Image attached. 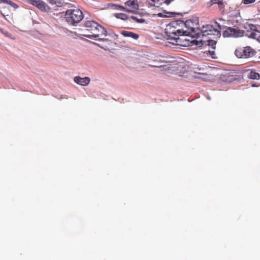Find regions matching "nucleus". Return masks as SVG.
I'll use <instances>...</instances> for the list:
<instances>
[{
	"label": "nucleus",
	"mask_w": 260,
	"mask_h": 260,
	"mask_svg": "<svg viewBox=\"0 0 260 260\" xmlns=\"http://www.w3.org/2000/svg\"><path fill=\"white\" fill-rule=\"evenodd\" d=\"M258 41L260 43V36L258 37Z\"/></svg>",
	"instance_id": "nucleus-32"
},
{
	"label": "nucleus",
	"mask_w": 260,
	"mask_h": 260,
	"mask_svg": "<svg viewBox=\"0 0 260 260\" xmlns=\"http://www.w3.org/2000/svg\"><path fill=\"white\" fill-rule=\"evenodd\" d=\"M112 7L113 9L119 10V11H126V8L117 4H113Z\"/></svg>",
	"instance_id": "nucleus-20"
},
{
	"label": "nucleus",
	"mask_w": 260,
	"mask_h": 260,
	"mask_svg": "<svg viewBox=\"0 0 260 260\" xmlns=\"http://www.w3.org/2000/svg\"><path fill=\"white\" fill-rule=\"evenodd\" d=\"M5 4H7L10 5L11 7H12L13 8H14L15 9H17L19 7L16 4L13 3V2H12L11 1H10V0H7V2H6Z\"/></svg>",
	"instance_id": "nucleus-23"
},
{
	"label": "nucleus",
	"mask_w": 260,
	"mask_h": 260,
	"mask_svg": "<svg viewBox=\"0 0 260 260\" xmlns=\"http://www.w3.org/2000/svg\"><path fill=\"white\" fill-rule=\"evenodd\" d=\"M130 18L139 23H143L145 22V20L144 19L139 18L137 16H132Z\"/></svg>",
	"instance_id": "nucleus-21"
},
{
	"label": "nucleus",
	"mask_w": 260,
	"mask_h": 260,
	"mask_svg": "<svg viewBox=\"0 0 260 260\" xmlns=\"http://www.w3.org/2000/svg\"><path fill=\"white\" fill-rule=\"evenodd\" d=\"M100 32V28H96V31H91V35H84L85 37L92 39L93 38H98L100 36L99 32Z\"/></svg>",
	"instance_id": "nucleus-14"
},
{
	"label": "nucleus",
	"mask_w": 260,
	"mask_h": 260,
	"mask_svg": "<svg viewBox=\"0 0 260 260\" xmlns=\"http://www.w3.org/2000/svg\"><path fill=\"white\" fill-rule=\"evenodd\" d=\"M94 44L95 45L98 46L99 47H101V48L102 47L101 46L100 44H97V43H94Z\"/></svg>",
	"instance_id": "nucleus-31"
},
{
	"label": "nucleus",
	"mask_w": 260,
	"mask_h": 260,
	"mask_svg": "<svg viewBox=\"0 0 260 260\" xmlns=\"http://www.w3.org/2000/svg\"><path fill=\"white\" fill-rule=\"evenodd\" d=\"M151 1L153 3L151 5L156 7H159L162 4L166 3L165 0H151Z\"/></svg>",
	"instance_id": "nucleus-17"
},
{
	"label": "nucleus",
	"mask_w": 260,
	"mask_h": 260,
	"mask_svg": "<svg viewBox=\"0 0 260 260\" xmlns=\"http://www.w3.org/2000/svg\"><path fill=\"white\" fill-rule=\"evenodd\" d=\"M3 34L5 36H7V37H10V34L8 31H3Z\"/></svg>",
	"instance_id": "nucleus-25"
},
{
	"label": "nucleus",
	"mask_w": 260,
	"mask_h": 260,
	"mask_svg": "<svg viewBox=\"0 0 260 260\" xmlns=\"http://www.w3.org/2000/svg\"><path fill=\"white\" fill-rule=\"evenodd\" d=\"M252 86H255V85H252Z\"/></svg>",
	"instance_id": "nucleus-33"
},
{
	"label": "nucleus",
	"mask_w": 260,
	"mask_h": 260,
	"mask_svg": "<svg viewBox=\"0 0 260 260\" xmlns=\"http://www.w3.org/2000/svg\"><path fill=\"white\" fill-rule=\"evenodd\" d=\"M210 3L211 6L214 4L218 5L219 8L220 9L223 7V0H211Z\"/></svg>",
	"instance_id": "nucleus-18"
},
{
	"label": "nucleus",
	"mask_w": 260,
	"mask_h": 260,
	"mask_svg": "<svg viewBox=\"0 0 260 260\" xmlns=\"http://www.w3.org/2000/svg\"><path fill=\"white\" fill-rule=\"evenodd\" d=\"M176 15H180L178 13H176L174 12H165V14L163 13H159L158 14V16L161 17H172L175 16Z\"/></svg>",
	"instance_id": "nucleus-15"
},
{
	"label": "nucleus",
	"mask_w": 260,
	"mask_h": 260,
	"mask_svg": "<svg viewBox=\"0 0 260 260\" xmlns=\"http://www.w3.org/2000/svg\"><path fill=\"white\" fill-rule=\"evenodd\" d=\"M99 41H108V39H104V38H99Z\"/></svg>",
	"instance_id": "nucleus-28"
},
{
	"label": "nucleus",
	"mask_w": 260,
	"mask_h": 260,
	"mask_svg": "<svg viewBox=\"0 0 260 260\" xmlns=\"http://www.w3.org/2000/svg\"><path fill=\"white\" fill-rule=\"evenodd\" d=\"M75 83L77 84L82 85V86H86L89 84L90 79L89 77H86L84 78H81L79 76H76L74 78V79Z\"/></svg>",
	"instance_id": "nucleus-11"
},
{
	"label": "nucleus",
	"mask_w": 260,
	"mask_h": 260,
	"mask_svg": "<svg viewBox=\"0 0 260 260\" xmlns=\"http://www.w3.org/2000/svg\"><path fill=\"white\" fill-rule=\"evenodd\" d=\"M65 18L68 24L76 26L83 19V13L78 9H69L66 12Z\"/></svg>",
	"instance_id": "nucleus-4"
},
{
	"label": "nucleus",
	"mask_w": 260,
	"mask_h": 260,
	"mask_svg": "<svg viewBox=\"0 0 260 260\" xmlns=\"http://www.w3.org/2000/svg\"><path fill=\"white\" fill-rule=\"evenodd\" d=\"M124 5L126 6V12L134 14L138 13L139 5L137 0H128L124 3Z\"/></svg>",
	"instance_id": "nucleus-8"
},
{
	"label": "nucleus",
	"mask_w": 260,
	"mask_h": 260,
	"mask_svg": "<svg viewBox=\"0 0 260 260\" xmlns=\"http://www.w3.org/2000/svg\"><path fill=\"white\" fill-rule=\"evenodd\" d=\"M209 51L210 52H211V54L212 55H213L214 54V51L209 50Z\"/></svg>",
	"instance_id": "nucleus-30"
},
{
	"label": "nucleus",
	"mask_w": 260,
	"mask_h": 260,
	"mask_svg": "<svg viewBox=\"0 0 260 260\" xmlns=\"http://www.w3.org/2000/svg\"><path fill=\"white\" fill-rule=\"evenodd\" d=\"M224 38H238L244 35V30L239 29L238 28L228 27L222 34Z\"/></svg>",
	"instance_id": "nucleus-7"
},
{
	"label": "nucleus",
	"mask_w": 260,
	"mask_h": 260,
	"mask_svg": "<svg viewBox=\"0 0 260 260\" xmlns=\"http://www.w3.org/2000/svg\"><path fill=\"white\" fill-rule=\"evenodd\" d=\"M121 35L125 37H131L135 40H137L139 38V36L137 34H135L133 32L128 31H122L121 32Z\"/></svg>",
	"instance_id": "nucleus-13"
},
{
	"label": "nucleus",
	"mask_w": 260,
	"mask_h": 260,
	"mask_svg": "<svg viewBox=\"0 0 260 260\" xmlns=\"http://www.w3.org/2000/svg\"><path fill=\"white\" fill-rule=\"evenodd\" d=\"M108 36H111V37H112L113 35L115 36V35L114 34V32H108Z\"/></svg>",
	"instance_id": "nucleus-27"
},
{
	"label": "nucleus",
	"mask_w": 260,
	"mask_h": 260,
	"mask_svg": "<svg viewBox=\"0 0 260 260\" xmlns=\"http://www.w3.org/2000/svg\"><path fill=\"white\" fill-rule=\"evenodd\" d=\"M27 2L42 11L47 12L49 9L48 6L41 0H27Z\"/></svg>",
	"instance_id": "nucleus-9"
},
{
	"label": "nucleus",
	"mask_w": 260,
	"mask_h": 260,
	"mask_svg": "<svg viewBox=\"0 0 260 260\" xmlns=\"http://www.w3.org/2000/svg\"><path fill=\"white\" fill-rule=\"evenodd\" d=\"M256 54L255 50L250 46L239 47L235 51V55L239 58H248Z\"/></svg>",
	"instance_id": "nucleus-6"
},
{
	"label": "nucleus",
	"mask_w": 260,
	"mask_h": 260,
	"mask_svg": "<svg viewBox=\"0 0 260 260\" xmlns=\"http://www.w3.org/2000/svg\"><path fill=\"white\" fill-rule=\"evenodd\" d=\"M248 77L251 79H259L260 75L258 73L251 71L248 75Z\"/></svg>",
	"instance_id": "nucleus-16"
},
{
	"label": "nucleus",
	"mask_w": 260,
	"mask_h": 260,
	"mask_svg": "<svg viewBox=\"0 0 260 260\" xmlns=\"http://www.w3.org/2000/svg\"><path fill=\"white\" fill-rule=\"evenodd\" d=\"M212 26L213 25L210 24L203 25L201 28H200V35L199 38H200L201 36H202L205 38L207 37L208 30L212 28Z\"/></svg>",
	"instance_id": "nucleus-12"
},
{
	"label": "nucleus",
	"mask_w": 260,
	"mask_h": 260,
	"mask_svg": "<svg viewBox=\"0 0 260 260\" xmlns=\"http://www.w3.org/2000/svg\"><path fill=\"white\" fill-rule=\"evenodd\" d=\"M255 0H243V3L245 5L250 4L255 2Z\"/></svg>",
	"instance_id": "nucleus-24"
},
{
	"label": "nucleus",
	"mask_w": 260,
	"mask_h": 260,
	"mask_svg": "<svg viewBox=\"0 0 260 260\" xmlns=\"http://www.w3.org/2000/svg\"><path fill=\"white\" fill-rule=\"evenodd\" d=\"M184 25L185 26V29H182L184 38L186 37H189L191 38L190 40H193V38H199L200 35V27L197 26V24L192 20H187L185 22L183 21V24L181 25Z\"/></svg>",
	"instance_id": "nucleus-3"
},
{
	"label": "nucleus",
	"mask_w": 260,
	"mask_h": 260,
	"mask_svg": "<svg viewBox=\"0 0 260 260\" xmlns=\"http://www.w3.org/2000/svg\"><path fill=\"white\" fill-rule=\"evenodd\" d=\"M243 28L245 29L244 34L246 36L258 41V37L260 36V31L257 30L255 25L246 22L243 24Z\"/></svg>",
	"instance_id": "nucleus-5"
},
{
	"label": "nucleus",
	"mask_w": 260,
	"mask_h": 260,
	"mask_svg": "<svg viewBox=\"0 0 260 260\" xmlns=\"http://www.w3.org/2000/svg\"><path fill=\"white\" fill-rule=\"evenodd\" d=\"M115 16L118 18L123 20H125L128 19V17L127 15L123 13H117L115 14Z\"/></svg>",
	"instance_id": "nucleus-19"
},
{
	"label": "nucleus",
	"mask_w": 260,
	"mask_h": 260,
	"mask_svg": "<svg viewBox=\"0 0 260 260\" xmlns=\"http://www.w3.org/2000/svg\"><path fill=\"white\" fill-rule=\"evenodd\" d=\"M100 25L95 21H87L84 24V26L86 28V30L91 33V31H96V28H99Z\"/></svg>",
	"instance_id": "nucleus-10"
},
{
	"label": "nucleus",
	"mask_w": 260,
	"mask_h": 260,
	"mask_svg": "<svg viewBox=\"0 0 260 260\" xmlns=\"http://www.w3.org/2000/svg\"><path fill=\"white\" fill-rule=\"evenodd\" d=\"M183 24V21L178 20L170 22L166 26L165 32L168 37L167 39L170 43L173 45H178L183 46L196 45L201 46L207 42L205 41H197L196 40H189L184 38L183 32L179 27Z\"/></svg>",
	"instance_id": "nucleus-1"
},
{
	"label": "nucleus",
	"mask_w": 260,
	"mask_h": 260,
	"mask_svg": "<svg viewBox=\"0 0 260 260\" xmlns=\"http://www.w3.org/2000/svg\"><path fill=\"white\" fill-rule=\"evenodd\" d=\"M100 32L101 34V35L104 36L105 37L107 36L108 34V32H107V30L104 27H103L102 26H101V25L100 26Z\"/></svg>",
	"instance_id": "nucleus-22"
},
{
	"label": "nucleus",
	"mask_w": 260,
	"mask_h": 260,
	"mask_svg": "<svg viewBox=\"0 0 260 260\" xmlns=\"http://www.w3.org/2000/svg\"><path fill=\"white\" fill-rule=\"evenodd\" d=\"M215 24L216 26L219 28V29L215 28L213 26L212 28L208 30L207 39H205L204 40H199L201 41H205L207 43L205 44H203L201 46H199L200 47L203 46H211L212 49H214L215 48L216 41L215 40V39H217L221 36L220 30L221 29V26L217 22H215ZM196 40L198 41L197 40Z\"/></svg>",
	"instance_id": "nucleus-2"
},
{
	"label": "nucleus",
	"mask_w": 260,
	"mask_h": 260,
	"mask_svg": "<svg viewBox=\"0 0 260 260\" xmlns=\"http://www.w3.org/2000/svg\"><path fill=\"white\" fill-rule=\"evenodd\" d=\"M208 100H210V98L209 97H208Z\"/></svg>",
	"instance_id": "nucleus-34"
},
{
	"label": "nucleus",
	"mask_w": 260,
	"mask_h": 260,
	"mask_svg": "<svg viewBox=\"0 0 260 260\" xmlns=\"http://www.w3.org/2000/svg\"><path fill=\"white\" fill-rule=\"evenodd\" d=\"M6 2H7V0H0V4L6 3Z\"/></svg>",
	"instance_id": "nucleus-29"
},
{
	"label": "nucleus",
	"mask_w": 260,
	"mask_h": 260,
	"mask_svg": "<svg viewBox=\"0 0 260 260\" xmlns=\"http://www.w3.org/2000/svg\"><path fill=\"white\" fill-rule=\"evenodd\" d=\"M174 0H165L166 4L167 5H169V4H170L171 3V2H172Z\"/></svg>",
	"instance_id": "nucleus-26"
}]
</instances>
